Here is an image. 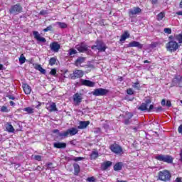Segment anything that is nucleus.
Returning <instances> with one entry per match:
<instances>
[{
	"label": "nucleus",
	"mask_w": 182,
	"mask_h": 182,
	"mask_svg": "<svg viewBox=\"0 0 182 182\" xmlns=\"http://www.w3.org/2000/svg\"><path fill=\"white\" fill-rule=\"evenodd\" d=\"M113 168H114V171H120V170H122V168H123V163L122 162L116 163L114 165Z\"/></svg>",
	"instance_id": "nucleus-25"
},
{
	"label": "nucleus",
	"mask_w": 182,
	"mask_h": 182,
	"mask_svg": "<svg viewBox=\"0 0 182 182\" xmlns=\"http://www.w3.org/2000/svg\"><path fill=\"white\" fill-rule=\"evenodd\" d=\"M178 132L180 134H182V124H181L178 128Z\"/></svg>",
	"instance_id": "nucleus-48"
},
{
	"label": "nucleus",
	"mask_w": 182,
	"mask_h": 182,
	"mask_svg": "<svg viewBox=\"0 0 182 182\" xmlns=\"http://www.w3.org/2000/svg\"><path fill=\"white\" fill-rule=\"evenodd\" d=\"M111 166H112V161H107L102 164V167L103 170H107V168L110 167Z\"/></svg>",
	"instance_id": "nucleus-29"
},
{
	"label": "nucleus",
	"mask_w": 182,
	"mask_h": 182,
	"mask_svg": "<svg viewBox=\"0 0 182 182\" xmlns=\"http://www.w3.org/2000/svg\"><path fill=\"white\" fill-rule=\"evenodd\" d=\"M151 45H152V46H157V45H159V43H153Z\"/></svg>",
	"instance_id": "nucleus-58"
},
{
	"label": "nucleus",
	"mask_w": 182,
	"mask_h": 182,
	"mask_svg": "<svg viewBox=\"0 0 182 182\" xmlns=\"http://www.w3.org/2000/svg\"><path fill=\"white\" fill-rule=\"evenodd\" d=\"M7 97L11 100H15V97L12 95H8Z\"/></svg>",
	"instance_id": "nucleus-52"
},
{
	"label": "nucleus",
	"mask_w": 182,
	"mask_h": 182,
	"mask_svg": "<svg viewBox=\"0 0 182 182\" xmlns=\"http://www.w3.org/2000/svg\"><path fill=\"white\" fill-rule=\"evenodd\" d=\"M119 80L122 81V80H123V77H119Z\"/></svg>",
	"instance_id": "nucleus-63"
},
{
	"label": "nucleus",
	"mask_w": 182,
	"mask_h": 182,
	"mask_svg": "<svg viewBox=\"0 0 182 182\" xmlns=\"http://www.w3.org/2000/svg\"><path fill=\"white\" fill-rule=\"evenodd\" d=\"M89 124H90V121H80V125L77 127V129H86V127H87Z\"/></svg>",
	"instance_id": "nucleus-21"
},
{
	"label": "nucleus",
	"mask_w": 182,
	"mask_h": 182,
	"mask_svg": "<svg viewBox=\"0 0 182 182\" xmlns=\"http://www.w3.org/2000/svg\"><path fill=\"white\" fill-rule=\"evenodd\" d=\"M176 182H182V178L180 177H177L175 180Z\"/></svg>",
	"instance_id": "nucleus-51"
},
{
	"label": "nucleus",
	"mask_w": 182,
	"mask_h": 182,
	"mask_svg": "<svg viewBox=\"0 0 182 182\" xmlns=\"http://www.w3.org/2000/svg\"><path fill=\"white\" fill-rule=\"evenodd\" d=\"M144 63H150V61L145 60H144Z\"/></svg>",
	"instance_id": "nucleus-61"
},
{
	"label": "nucleus",
	"mask_w": 182,
	"mask_h": 182,
	"mask_svg": "<svg viewBox=\"0 0 182 182\" xmlns=\"http://www.w3.org/2000/svg\"><path fill=\"white\" fill-rule=\"evenodd\" d=\"M156 160L158 161H162L163 163H167L168 164H171L174 159L170 155H163L159 154L155 156Z\"/></svg>",
	"instance_id": "nucleus-5"
},
{
	"label": "nucleus",
	"mask_w": 182,
	"mask_h": 182,
	"mask_svg": "<svg viewBox=\"0 0 182 182\" xmlns=\"http://www.w3.org/2000/svg\"><path fill=\"white\" fill-rule=\"evenodd\" d=\"M93 96H106L109 93V90L105 88H97L92 91Z\"/></svg>",
	"instance_id": "nucleus-10"
},
{
	"label": "nucleus",
	"mask_w": 182,
	"mask_h": 182,
	"mask_svg": "<svg viewBox=\"0 0 182 182\" xmlns=\"http://www.w3.org/2000/svg\"><path fill=\"white\" fill-rule=\"evenodd\" d=\"M24 112H26L28 114H32L33 113V109L31 107H27L23 109Z\"/></svg>",
	"instance_id": "nucleus-36"
},
{
	"label": "nucleus",
	"mask_w": 182,
	"mask_h": 182,
	"mask_svg": "<svg viewBox=\"0 0 182 182\" xmlns=\"http://www.w3.org/2000/svg\"><path fill=\"white\" fill-rule=\"evenodd\" d=\"M91 49H97L98 52H106L107 46H106V44L103 41L97 39L95 41V45L91 46Z\"/></svg>",
	"instance_id": "nucleus-3"
},
{
	"label": "nucleus",
	"mask_w": 182,
	"mask_h": 182,
	"mask_svg": "<svg viewBox=\"0 0 182 182\" xmlns=\"http://www.w3.org/2000/svg\"><path fill=\"white\" fill-rule=\"evenodd\" d=\"M33 35L35 39H36V41H38V42H42L43 43H45V42H46V38H45L44 37H41L39 32L34 31H33Z\"/></svg>",
	"instance_id": "nucleus-14"
},
{
	"label": "nucleus",
	"mask_w": 182,
	"mask_h": 182,
	"mask_svg": "<svg viewBox=\"0 0 182 182\" xmlns=\"http://www.w3.org/2000/svg\"><path fill=\"white\" fill-rule=\"evenodd\" d=\"M53 166V164L51 163V162H49V163L47 164L48 168H50V169L53 168V166Z\"/></svg>",
	"instance_id": "nucleus-47"
},
{
	"label": "nucleus",
	"mask_w": 182,
	"mask_h": 182,
	"mask_svg": "<svg viewBox=\"0 0 182 182\" xmlns=\"http://www.w3.org/2000/svg\"><path fill=\"white\" fill-rule=\"evenodd\" d=\"M19 63H21V65H23V63H25V62H26V58H25V56H23V54H21L20 55V58H18Z\"/></svg>",
	"instance_id": "nucleus-35"
},
{
	"label": "nucleus",
	"mask_w": 182,
	"mask_h": 182,
	"mask_svg": "<svg viewBox=\"0 0 182 182\" xmlns=\"http://www.w3.org/2000/svg\"><path fill=\"white\" fill-rule=\"evenodd\" d=\"M180 48V45L176 41L171 40L166 44V49L168 52L173 53L176 52Z\"/></svg>",
	"instance_id": "nucleus-2"
},
{
	"label": "nucleus",
	"mask_w": 182,
	"mask_h": 182,
	"mask_svg": "<svg viewBox=\"0 0 182 182\" xmlns=\"http://www.w3.org/2000/svg\"><path fill=\"white\" fill-rule=\"evenodd\" d=\"M139 14H141V9L140 7L136 6L131 9L128 11V15L129 18H133L134 15H139Z\"/></svg>",
	"instance_id": "nucleus-11"
},
{
	"label": "nucleus",
	"mask_w": 182,
	"mask_h": 182,
	"mask_svg": "<svg viewBox=\"0 0 182 182\" xmlns=\"http://www.w3.org/2000/svg\"><path fill=\"white\" fill-rule=\"evenodd\" d=\"M23 90L25 95H31V92H32V87L29 86L27 83H23L22 85Z\"/></svg>",
	"instance_id": "nucleus-20"
},
{
	"label": "nucleus",
	"mask_w": 182,
	"mask_h": 182,
	"mask_svg": "<svg viewBox=\"0 0 182 182\" xmlns=\"http://www.w3.org/2000/svg\"><path fill=\"white\" fill-rule=\"evenodd\" d=\"M50 75H52V76H56V69L55 68H52Z\"/></svg>",
	"instance_id": "nucleus-44"
},
{
	"label": "nucleus",
	"mask_w": 182,
	"mask_h": 182,
	"mask_svg": "<svg viewBox=\"0 0 182 182\" xmlns=\"http://www.w3.org/2000/svg\"><path fill=\"white\" fill-rule=\"evenodd\" d=\"M75 48L77 50H78V52L80 53H83V52H87V50L89 49V46L85 43H80V44L77 45Z\"/></svg>",
	"instance_id": "nucleus-12"
},
{
	"label": "nucleus",
	"mask_w": 182,
	"mask_h": 182,
	"mask_svg": "<svg viewBox=\"0 0 182 182\" xmlns=\"http://www.w3.org/2000/svg\"><path fill=\"white\" fill-rule=\"evenodd\" d=\"M50 48L53 52H59L60 49V45L58 42H53L50 44Z\"/></svg>",
	"instance_id": "nucleus-19"
},
{
	"label": "nucleus",
	"mask_w": 182,
	"mask_h": 182,
	"mask_svg": "<svg viewBox=\"0 0 182 182\" xmlns=\"http://www.w3.org/2000/svg\"><path fill=\"white\" fill-rule=\"evenodd\" d=\"M80 82H81L82 86H87V87H95V83L93 81L81 79Z\"/></svg>",
	"instance_id": "nucleus-15"
},
{
	"label": "nucleus",
	"mask_w": 182,
	"mask_h": 182,
	"mask_svg": "<svg viewBox=\"0 0 182 182\" xmlns=\"http://www.w3.org/2000/svg\"><path fill=\"white\" fill-rule=\"evenodd\" d=\"M109 150H111V151L114 153V154H116L117 156H123V154H124L123 148L116 143L112 144L109 146Z\"/></svg>",
	"instance_id": "nucleus-4"
},
{
	"label": "nucleus",
	"mask_w": 182,
	"mask_h": 182,
	"mask_svg": "<svg viewBox=\"0 0 182 182\" xmlns=\"http://www.w3.org/2000/svg\"><path fill=\"white\" fill-rule=\"evenodd\" d=\"M85 158L83 157H75L72 160L73 161H81V160H83Z\"/></svg>",
	"instance_id": "nucleus-45"
},
{
	"label": "nucleus",
	"mask_w": 182,
	"mask_h": 182,
	"mask_svg": "<svg viewBox=\"0 0 182 182\" xmlns=\"http://www.w3.org/2000/svg\"><path fill=\"white\" fill-rule=\"evenodd\" d=\"M57 60L58 59L56 58V57H52L48 60V65H50V66H53L54 65H56Z\"/></svg>",
	"instance_id": "nucleus-32"
},
{
	"label": "nucleus",
	"mask_w": 182,
	"mask_h": 182,
	"mask_svg": "<svg viewBox=\"0 0 182 182\" xmlns=\"http://www.w3.org/2000/svg\"><path fill=\"white\" fill-rule=\"evenodd\" d=\"M46 14V11L43 10L40 12V15H45Z\"/></svg>",
	"instance_id": "nucleus-55"
},
{
	"label": "nucleus",
	"mask_w": 182,
	"mask_h": 182,
	"mask_svg": "<svg viewBox=\"0 0 182 182\" xmlns=\"http://www.w3.org/2000/svg\"><path fill=\"white\" fill-rule=\"evenodd\" d=\"M57 25L59 26V27L61 29H66V28H68V24H66V23H63V22H57Z\"/></svg>",
	"instance_id": "nucleus-34"
},
{
	"label": "nucleus",
	"mask_w": 182,
	"mask_h": 182,
	"mask_svg": "<svg viewBox=\"0 0 182 182\" xmlns=\"http://www.w3.org/2000/svg\"><path fill=\"white\" fill-rule=\"evenodd\" d=\"M162 106H166V100L163 99L161 102Z\"/></svg>",
	"instance_id": "nucleus-53"
},
{
	"label": "nucleus",
	"mask_w": 182,
	"mask_h": 182,
	"mask_svg": "<svg viewBox=\"0 0 182 182\" xmlns=\"http://www.w3.org/2000/svg\"><path fill=\"white\" fill-rule=\"evenodd\" d=\"M6 130L8 133H15V128L11 124V122H7L5 124Z\"/></svg>",
	"instance_id": "nucleus-22"
},
{
	"label": "nucleus",
	"mask_w": 182,
	"mask_h": 182,
	"mask_svg": "<svg viewBox=\"0 0 182 182\" xmlns=\"http://www.w3.org/2000/svg\"><path fill=\"white\" fill-rule=\"evenodd\" d=\"M179 7L181 8V9H182V0L181 1L180 4H179Z\"/></svg>",
	"instance_id": "nucleus-60"
},
{
	"label": "nucleus",
	"mask_w": 182,
	"mask_h": 182,
	"mask_svg": "<svg viewBox=\"0 0 182 182\" xmlns=\"http://www.w3.org/2000/svg\"><path fill=\"white\" fill-rule=\"evenodd\" d=\"M130 38V33H129V31H126L124 32V33L121 36V38L119 39L120 42H124L127 38Z\"/></svg>",
	"instance_id": "nucleus-24"
},
{
	"label": "nucleus",
	"mask_w": 182,
	"mask_h": 182,
	"mask_svg": "<svg viewBox=\"0 0 182 182\" xmlns=\"http://www.w3.org/2000/svg\"><path fill=\"white\" fill-rule=\"evenodd\" d=\"M34 68L36 70H39V72H41V73H42V75L46 74V70L43 69L42 68V65H41V64H36V65L34 66Z\"/></svg>",
	"instance_id": "nucleus-27"
},
{
	"label": "nucleus",
	"mask_w": 182,
	"mask_h": 182,
	"mask_svg": "<svg viewBox=\"0 0 182 182\" xmlns=\"http://www.w3.org/2000/svg\"><path fill=\"white\" fill-rule=\"evenodd\" d=\"M166 17V13L164 12H160L159 14H158V15L156 16V21H163V18Z\"/></svg>",
	"instance_id": "nucleus-31"
},
{
	"label": "nucleus",
	"mask_w": 182,
	"mask_h": 182,
	"mask_svg": "<svg viewBox=\"0 0 182 182\" xmlns=\"http://www.w3.org/2000/svg\"><path fill=\"white\" fill-rule=\"evenodd\" d=\"M86 181H87V182H96V178H95V176L88 177L86 179Z\"/></svg>",
	"instance_id": "nucleus-37"
},
{
	"label": "nucleus",
	"mask_w": 182,
	"mask_h": 182,
	"mask_svg": "<svg viewBox=\"0 0 182 182\" xmlns=\"http://www.w3.org/2000/svg\"><path fill=\"white\" fill-rule=\"evenodd\" d=\"M150 103H151V99H148L146 100L145 102H143L139 107V110H141V112H146V110L147 112H151V110H153V109H154V105H151L149 106V107L148 108L149 105H150Z\"/></svg>",
	"instance_id": "nucleus-8"
},
{
	"label": "nucleus",
	"mask_w": 182,
	"mask_h": 182,
	"mask_svg": "<svg viewBox=\"0 0 182 182\" xmlns=\"http://www.w3.org/2000/svg\"><path fill=\"white\" fill-rule=\"evenodd\" d=\"M53 147H55V149H66V143L55 142L53 144Z\"/></svg>",
	"instance_id": "nucleus-23"
},
{
	"label": "nucleus",
	"mask_w": 182,
	"mask_h": 182,
	"mask_svg": "<svg viewBox=\"0 0 182 182\" xmlns=\"http://www.w3.org/2000/svg\"><path fill=\"white\" fill-rule=\"evenodd\" d=\"M53 26H52V25H50L47 26V28H44L43 31V32H49V31H53Z\"/></svg>",
	"instance_id": "nucleus-38"
},
{
	"label": "nucleus",
	"mask_w": 182,
	"mask_h": 182,
	"mask_svg": "<svg viewBox=\"0 0 182 182\" xmlns=\"http://www.w3.org/2000/svg\"><path fill=\"white\" fill-rule=\"evenodd\" d=\"M34 159L37 161H42V156H41V155H35Z\"/></svg>",
	"instance_id": "nucleus-42"
},
{
	"label": "nucleus",
	"mask_w": 182,
	"mask_h": 182,
	"mask_svg": "<svg viewBox=\"0 0 182 182\" xmlns=\"http://www.w3.org/2000/svg\"><path fill=\"white\" fill-rule=\"evenodd\" d=\"M4 69V65L0 64V70H2Z\"/></svg>",
	"instance_id": "nucleus-59"
},
{
	"label": "nucleus",
	"mask_w": 182,
	"mask_h": 182,
	"mask_svg": "<svg viewBox=\"0 0 182 182\" xmlns=\"http://www.w3.org/2000/svg\"><path fill=\"white\" fill-rule=\"evenodd\" d=\"M164 32L165 33H168V35H171V28H165L164 29Z\"/></svg>",
	"instance_id": "nucleus-41"
},
{
	"label": "nucleus",
	"mask_w": 182,
	"mask_h": 182,
	"mask_svg": "<svg viewBox=\"0 0 182 182\" xmlns=\"http://www.w3.org/2000/svg\"><path fill=\"white\" fill-rule=\"evenodd\" d=\"M133 87L139 90V89H140V82L139 81L134 82V84L133 85Z\"/></svg>",
	"instance_id": "nucleus-39"
},
{
	"label": "nucleus",
	"mask_w": 182,
	"mask_h": 182,
	"mask_svg": "<svg viewBox=\"0 0 182 182\" xmlns=\"http://www.w3.org/2000/svg\"><path fill=\"white\" fill-rule=\"evenodd\" d=\"M46 108L48 112H58V107H56V103L55 102H51V103H47Z\"/></svg>",
	"instance_id": "nucleus-16"
},
{
	"label": "nucleus",
	"mask_w": 182,
	"mask_h": 182,
	"mask_svg": "<svg viewBox=\"0 0 182 182\" xmlns=\"http://www.w3.org/2000/svg\"><path fill=\"white\" fill-rule=\"evenodd\" d=\"M166 106L168 107H171V102L170 100L166 101Z\"/></svg>",
	"instance_id": "nucleus-50"
},
{
	"label": "nucleus",
	"mask_w": 182,
	"mask_h": 182,
	"mask_svg": "<svg viewBox=\"0 0 182 182\" xmlns=\"http://www.w3.org/2000/svg\"><path fill=\"white\" fill-rule=\"evenodd\" d=\"M77 54V51L75 48H70L68 51L69 56L71 58H75V55Z\"/></svg>",
	"instance_id": "nucleus-33"
},
{
	"label": "nucleus",
	"mask_w": 182,
	"mask_h": 182,
	"mask_svg": "<svg viewBox=\"0 0 182 182\" xmlns=\"http://www.w3.org/2000/svg\"><path fill=\"white\" fill-rule=\"evenodd\" d=\"M127 48H138L139 49H143V44L139 41H132L127 45Z\"/></svg>",
	"instance_id": "nucleus-17"
},
{
	"label": "nucleus",
	"mask_w": 182,
	"mask_h": 182,
	"mask_svg": "<svg viewBox=\"0 0 182 182\" xmlns=\"http://www.w3.org/2000/svg\"><path fill=\"white\" fill-rule=\"evenodd\" d=\"M178 86L182 87V76L177 81Z\"/></svg>",
	"instance_id": "nucleus-46"
},
{
	"label": "nucleus",
	"mask_w": 182,
	"mask_h": 182,
	"mask_svg": "<svg viewBox=\"0 0 182 182\" xmlns=\"http://www.w3.org/2000/svg\"><path fill=\"white\" fill-rule=\"evenodd\" d=\"M176 15H178V16H182V11H177V12H176Z\"/></svg>",
	"instance_id": "nucleus-54"
},
{
	"label": "nucleus",
	"mask_w": 182,
	"mask_h": 182,
	"mask_svg": "<svg viewBox=\"0 0 182 182\" xmlns=\"http://www.w3.org/2000/svg\"><path fill=\"white\" fill-rule=\"evenodd\" d=\"M173 36H169V39H173Z\"/></svg>",
	"instance_id": "nucleus-62"
},
{
	"label": "nucleus",
	"mask_w": 182,
	"mask_h": 182,
	"mask_svg": "<svg viewBox=\"0 0 182 182\" xmlns=\"http://www.w3.org/2000/svg\"><path fill=\"white\" fill-rule=\"evenodd\" d=\"M161 110H163V107H158L156 109V113H159V112H161Z\"/></svg>",
	"instance_id": "nucleus-49"
},
{
	"label": "nucleus",
	"mask_w": 182,
	"mask_h": 182,
	"mask_svg": "<svg viewBox=\"0 0 182 182\" xmlns=\"http://www.w3.org/2000/svg\"><path fill=\"white\" fill-rule=\"evenodd\" d=\"M21 12H23V8L19 3L12 5L9 9L10 15H19Z\"/></svg>",
	"instance_id": "nucleus-7"
},
{
	"label": "nucleus",
	"mask_w": 182,
	"mask_h": 182,
	"mask_svg": "<svg viewBox=\"0 0 182 182\" xmlns=\"http://www.w3.org/2000/svg\"><path fill=\"white\" fill-rule=\"evenodd\" d=\"M77 133H79V130L77 128L72 127L63 132H59L58 136L59 137H68L69 136H75Z\"/></svg>",
	"instance_id": "nucleus-6"
},
{
	"label": "nucleus",
	"mask_w": 182,
	"mask_h": 182,
	"mask_svg": "<svg viewBox=\"0 0 182 182\" xmlns=\"http://www.w3.org/2000/svg\"><path fill=\"white\" fill-rule=\"evenodd\" d=\"M10 106H15V102H14V101H10Z\"/></svg>",
	"instance_id": "nucleus-56"
},
{
	"label": "nucleus",
	"mask_w": 182,
	"mask_h": 182,
	"mask_svg": "<svg viewBox=\"0 0 182 182\" xmlns=\"http://www.w3.org/2000/svg\"><path fill=\"white\" fill-rule=\"evenodd\" d=\"M53 133H59V129H54Z\"/></svg>",
	"instance_id": "nucleus-57"
},
{
	"label": "nucleus",
	"mask_w": 182,
	"mask_h": 182,
	"mask_svg": "<svg viewBox=\"0 0 182 182\" xmlns=\"http://www.w3.org/2000/svg\"><path fill=\"white\" fill-rule=\"evenodd\" d=\"M127 114L129 115V118L128 119H126L124 122V124L126 126L130 124V119H132V117H133V113H131V112H127Z\"/></svg>",
	"instance_id": "nucleus-30"
},
{
	"label": "nucleus",
	"mask_w": 182,
	"mask_h": 182,
	"mask_svg": "<svg viewBox=\"0 0 182 182\" xmlns=\"http://www.w3.org/2000/svg\"><path fill=\"white\" fill-rule=\"evenodd\" d=\"M74 167V176H79V173H80V166L79 164H73Z\"/></svg>",
	"instance_id": "nucleus-26"
},
{
	"label": "nucleus",
	"mask_w": 182,
	"mask_h": 182,
	"mask_svg": "<svg viewBox=\"0 0 182 182\" xmlns=\"http://www.w3.org/2000/svg\"><path fill=\"white\" fill-rule=\"evenodd\" d=\"M86 58L85 57H78L74 63L75 66L77 68H82V63H85Z\"/></svg>",
	"instance_id": "nucleus-18"
},
{
	"label": "nucleus",
	"mask_w": 182,
	"mask_h": 182,
	"mask_svg": "<svg viewBox=\"0 0 182 182\" xmlns=\"http://www.w3.org/2000/svg\"><path fill=\"white\" fill-rule=\"evenodd\" d=\"M81 95L82 94H79L77 92L73 96L75 106H79V105L82 103V98Z\"/></svg>",
	"instance_id": "nucleus-13"
},
{
	"label": "nucleus",
	"mask_w": 182,
	"mask_h": 182,
	"mask_svg": "<svg viewBox=\"0 0 182 182\" xmlns=\"http://www.w3.org/2000/svg\"><path fill=\"white\" fill-rule=\"evenodd\" d=\"M97 157H99V152L97 151V150H93L90 155V160H96Z\"/></svg>",
	"instance_id": "nucleus-28"
},
{
	"label": "nucleus",
	"mask_w": 182,
	"mask_h": 182,
	"mask_svg": "<svg viewBox=\"0 0 182 182\" xmlns=\"http://www.w3.org/2000/svg\"><path fill=\"white\" fill-rule=\"evenodd\" d=\"M70 76L73 80L80 79L85 76V72L82 70H75L73 73L70 75Z\"/></svg>",
	"instance_id": "nucleus-9"
},
{
	"label": "nucleus",
	"mask_w": 182,
	"mask_h": 182,
	"mask_svg": "<svg viewBox=\"0 0 182 182\" xmlns=\"http://www.w3.org/2000/svg\"><path fill=\"white\" fill-rule=\"evenodd\" d=\"M1 111L5 113H8V112H9V110H8V107H6V106H2L1 108Z\"/></svg>",
	"instance_id": "nucleus-43"
},
{
	"label": "nucleus",
	"mask_w": 182,
	"mask_h": 182,
	"mask_svg": "<svg viewBox=\"0 0 182 182\" xmlns=\"http://www.w3.org/2000/svg\"><path fill=\"white\" fill-rule=\"evenodd\" d=\"M70 144H73V141H70Z\"/></svg>",
	"instance_id": "nucleus-64"
},
{
	"label": "nucleus",
	"mask_w": 182,
	"mask_h": 182,
	"mask_svg": "<svg viewBox=\"0 0 182 182\" xmlns=\"http://www.w3.org/2000/svg\"><path fill=\"white\" fill-rule=\"evenodd\" d=\"M126 92L129 95H134V91L132 88H128Z\"/></svg>",
	"instance_id": "nucleus-40"
},
{
	"label": "nucleus",
	"mask_w": 182,
	"mask_h": 182,
	"mask_svg": "<svg viewBox=\"0 0 182 182\" xmlns=\"http://www.w3.org/2000/svg\"><path fill=\"white\" fill-rule=\"evenodd\" d=\"M158 180L164 182L170 181L171 180V173L168 170L160 171L158 173Z\"/></svg>",
	"instance_id": "nucleus-1"
}]
</instances>
